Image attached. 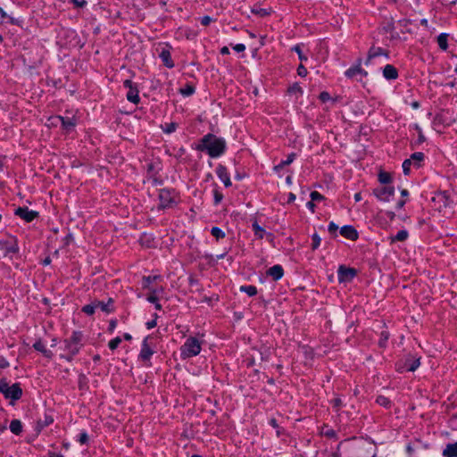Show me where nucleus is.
<instances>
[{
    "instance_id": "f257e3e1",
    "label": "nucleus",
    "mask_w": 457,
    "mask_h": 457,
    "mask_svg": "<svg viewBox=\"0 0 457 457\" xmlns=\"http://www.w3.org/2000/svg\"><path fill=\"white\" fill-rule=\"evenodd\" d=\"M225 140L219 138L212 134L204 136L202 139V145L199 146L200 150H207L211 157H218L223 154L225 150Z\"/></svg>"
},
{
    "instance_id": "f03ea898",
    "label": "nucleus",
    "mask_w": 457,
    "mask_h": 457,
    "mask_svg": "<svg viewBox=\"0 0 457 457\" xmlns=\"http://www.w3.org/2000/svg\"><path fill=\"white\" fill-rule=\"evenodd\" d=\"M180 351L184 359L196 356L201 351V343L195 337H188L181 346Z\"/></svg>"
},
{
    "instance_id": "7ed1b4c3",
    "label": "nucleus",
    "mask_w": 457,
    "mask_h": 457,
    "mask_svg": "<svg viewBox=\"0 0 457 457\" xmlns=\"http://www.w3.org/2000/svg\"><path fill=\"white\" fill-rule=\"evenodd\" d=\"M0 392L3 393L6 398L12 400L20 399L22 395V390L19 384L9 386L5 380L0 381Z\"/></svg>"
},
{
    "instance_id": "20e7f679",
    "label": "nucleus",
    "mask_w": 457,
    "mask_h": 457,
    "mask_svg": "<svg viewBox=\"0 0 457 457\" xmlns=\"http://www.w3.org/2000/svg\"><path fill=\"white\" fill-rule=\"evenodd\" d=\"M374 195L380 201L390 202V197L395 195L393 187H381L373 190Z\"/></svg>"
},
{
    "instance_id": "39448f33",
    "label": "nucleus",
    "mask_w": 457,
    "mask_h": 457,
    "mask_svg": "<svg viewBox=\"0 0 457 457\" xmlns=\"http://www.w3.org/2000/svg\"><path fill=\"white\" fill-rule=\"evenodd\" d=\"M81 338L82 335L80 333L74 332L71 338L66 343V348L70 351L71 355H74L79 352Z\"/></svg>"
},
{
    "instance_id": "423d86ee",
    "label": "nucleus",
    "mask_w": 457,
    "mask_h": 457,
    "mask_svg": "<svg viewBox=\"0 0 457 457\" xmlns=\"http://www.w3.org/2000/svg\"><path fill=\"white\" fill-rule=\"evenodd\" d=\"M160 208L170 207L174 201V196L170 190L162 189L159 193Z\"/></svg>"
},
{
    "instance_id": "0eeeda50",
    "label": "nucleus",
    "mask_w": 457,
    "mask_h": 457,
    "mask_svg": "<svg viewBox=\"0 0 457 457\" xmlns=\"http://www.w3.org/2000/svg\"><path fill=\"white\" fill-rule=\"evenodd\" d=\"M356 275V270L353 268H346L341 265L338 268V280L339 282L351 281Z\"/></svg>"
},
{
    "instance_id": "6e6552de",
    "label": "nucleus",
    "mask_w": 457,
    "mask_h": 457,
    "mask_svg": "<svg viewBox=\"0 0 457 457\" xmlns=\"http://www.w3.org/2000/svg\"><path fill=\"white\" fill-rule=\"evenodd\" d=\"M15 214L26 220L27 222L32 221L37 217L38 212L35 211H29L26 207H19L15 210Z\"/></svg>"
},
{
    "instance_id": "1a4fd4ad",
    "label": "nucleus",
    "mask_w": 457,
    "mask_h": 457,
    "mask_svg": "<svg viewBox=\"0 0 457 457\" xmlns=\"http://www.w3.org/2000/svg\"><path fill=\"white\" fill-rule=\"evenodd\" d=\"M340 234L350 240H356L358 238V233L356 229L352 226H344L340 229Z\"/></svg>"
},
{
    "instance_id": "9d476101",
    "label": "nucleus",
    "mask_w": 457,
    "mask_h": 457,
    "mask_svg": "<svg viewBox=\"0 0 457 457\" xmlns=\"http://www.w3.org/2000/svg\"><path fill=\"white\" fill-rule=\"evenodd\" d=\"M216 172H217L218 177L224 183L225 187H230L231 186V181H230V179H229L228 174L227 172V169L224 166L220 165L217 168Z\"/></svg>"
},
{
    "instance_id": "9b49d317",
    "label": "nucleus",
    "mask_w": 457,
    "mask_h": 457,
    "mask_svg": "<svg viewBox=\"0 0 457 457\" xmlns=\"http://www.w3.org/2000/svg\"><path fill=\"white\" fill-rule=\"evenodd\" d=\"M153 353H154V352L152 351V349L150 348V346L147 344V339H145L143 342V345H142V349H141V352L139 354V358L142 361H149V359Z\"/></svg>"
},
{
    "instance_id": "f8f14e48",
    "label": "nucleus",
    "mask_w": 457,
    "mask_h": 457,
    "mask_svg": "<svg viewBox=\"0 0 457 457\" xmlns=\"http://www.w3.org/2000/svg\"><path fill=\"white\" fill-rule=\"evenodd\" d=\"M379 55H385L386 57H387V53L381 47H375V46L370 47V49L369 50V53H368V58L366 61V64H368L371 59L378 57Z\"/></svg>"
},
{
    "instance_id": "ddd939ff",
    "label": "nucleus",
    "mask_w": 457,
    "mask_h": 457,
    "mask_svg": "<svg viewBox=\"0 0 457 457\" xmlns=\"http://www.w3.org/2000/svg\"><path fill=\"white\" fill-rule=\"evenodd\" d=\"M267 274L272 277L274 280H278L283 277L284 270L280 265H274L268 270Z\"/></svg>"
},
{
    "instance_id": "4468645a",
    "label": "nucleus",
    "mask_w": 457,
    "mask_h": 457,
    "mask_svg": "<svg viewBox=\"0 0 457 457\" xmlns=\"http://www.w3.org/2000/svg\"><path fill=\"white\" fill-rule=\"evenodd\" d=\"M159 55L166 67L172 68L174 66V62L171 60L170 53L168 49L162 48Z\"/></svg>"
},
{
    "instance_id": "2eb2a0df",
    "label": "nucleus",
    "mask_w": 457,
    "mask_h": 457,
    "mask_svg": "<svg viewBox=\"0 0 457 457\" xmlns=\"http://www.w3.org/2000/svg\"><path fill=\"white\" fill-rule=\"evenodd\" d=\"M383 76L386 79H395L398 76V72L393 65L387 64L383 70Z\"/></svg>"
},
{
    "instance_id": "dca6fc26",
    "label": "nucleus",
    "mask_w": 457,
    "mask_h": 457,
    "mask_svg": "<svg viewBox=\"0 0 457 457\" xmlns=\"http://www.w3.org/2000/svg\"><path fill=\"white\" fill-rule=\"evenodd\" d=\"M0 244L3 245V247L5 248L6 253H17L19 248L17 245V242L15 238H11V241L3 242L0 241Z\"/></svg>"
},
{
    "instance_id": "f3484780",
    "label": "nucleus",
    "mask_w": 457,
    "mask_h": 457,
    "mask_svg": "<svg viewBox=\"0 0 457 457\" xmlns=\"http://www.w3.org/2000/svg\"><path fill=\"white\" fill-rule=\"evenodd\" d=\"M76 125V120L74 117H62V128L67 132L71 131Z\"/></svg>"
},
{
    "instance_id": "a211bd4d",
    "label": "nucleus",
    "mask_w": 457,
    "mask_h": 457,
    "mask_svg": "<svg viewBox=\"0 0 457 457\" xmlns=\"http://www.w3.org/2000/svg\"><path fill=\"white\" fill-rule=\"evenodd\" d=\"M356 74H362L363 76H367L368 74L367 71L361 68L360 62L356 66L352 67L345 71V76L348 78H353Z\"/></svg>"
},
{
    "instance_id": "6ab92c4d",
    "label": "nucleus",
    "mask_w": 457,
    "mask_h": 457,
    "mask_svg": "<svg viewBox=\"0 0 457 457\" xmlns=\"http://www.w3.org/2000/svg\"><path fill=\"white\" fill-rule=\"evenodd\" d=\"M53 421L54 420L51 416L45 415L43 419L37 420L36 427L37 432L39 433L45 427L53 423Z\"/></svg>"
},
{
    "instance_id": "aec40b11",
    "label": "nucleus",
    "mask_w": 457,
    "mask_h": 457,
    "mask_svg": "<svg viewBox=\"0 0 457 457\" xmlns=\"http://www.w3.org/2000/svg\"><path fill=\"white\" fill-rule=\"evenodd\" d=\"M445 457H457V442L446 445L443 452Z\"/></svg>"
},
{
    "instance_id": "412c9836",
    "label": "nucleus",
    "mask_w": 457,
    "mask_h": 457,
    "mask_svg": "<svg viewBox=\"0 0 457 457\" xmlns=\"http://www.w3.org/2000/svg\"><path fill=\"white\" fill-rule=\"evenodd\" d=\"M33 347L40 352L44 356H46V358H51L52 357V353L51 351H49L48 349L46 348V346L43 345V343L41 341H37L34 344Z\"/></svg>"
},
{
    "instance_id": "4be33fe9",
    "label": "nucleus",
    "mask_w": 457,
    "mask_h": 457,
    "mask_svg": "<svg viewBox=\"0 0 457 457\" xmlns=\"http://www.w3.org/2000/svg\"><path fill=\"white\" fill-rule=\"evenodd\" d=\"M112 303V299H109L107 303H104L101 301H96V309H100L101 311L109 313L112 311V308L111 307Z\"/></svg>"
},
{
    "instance_id": "5701e85b",
    "label": "nucleus",
    "mask_w": 457,
    "mask_h": 457,
    "mask_svg": "<svg viewBox=\"0 0 457 457\" xmlns=\"http://www.w3.org/2000/svg\"><path fill=\"white\" fill-rule=\"evenodd\" d=\"M295 158V154H294V153L290 154L287 156V160L282 161L279 164L276 165V166L274 167V170H275L276 171H279V170H280L281 169H283L286 165H289V164H291V163L294 162Z\"/></svg>"
},
{
    "instance_id": "b1692460",
    "label": "nucleus",
    "mask_w": 457,
    "mask_h": 457,
    "mask_svg": "<svg viewBox=\"0 0 457 457\" xmlns=\"http://www.w3.org/2000/svg\"><path fill=\"white\" fill-rule=\"evenodd\" d=\"M127 99L134 104L139 102L138 90L135 87L130 88L127 93Z\"/></svg>"
},
{
    "instance_id": "393cba45",
    "label": "nucleus",
    "mask_w": 457,
    "mask_h": 457,
    "mask_svg": "<svg viewBox=\"0 0 457 457\" xmlns=\"http://www.w3.org/2000/svg\"><path fill=\"white\" fill-rule=\"evenodd\" d=\"M10 429L13 434L19 435L22 430L21 422L19 420H12L10 424Z\"/></svg>"
},
{
    "instance_id": "a878e982",
    "label": "nucleus",
    "mask_w": 457,
    "mask_h": 457,
    "mask_svg": "<svg viewBox=\"0 0 457 457\" xmlns=\"http://www.w3.org/2000/svg\"><path fill=\"white\" fill-rule=\"evenodd\" d=\"M409 159L411 160V163L414 166L419 167L420 162L424 159V154L420 152H417V153L412 154Z\"/></svg>"
},
{
    "instance_id": "bb28decb",
    "label": "nucleus",
    "mask_w": 457,
    "mask_h": 457,
    "mask_svg": "<svg viewBox=\"0 0 457 457\" xmlns=\"http://www.w3.org/2000/svg\"><path fill=\"white\" fill-rule=\"evenodd\" d=\"M447 37H448V35L446 33H442L437 37L438 46L443 50H446L448 47Z\"/></svg>"
},
{
    "instance_id": "cd10ccee",
    "label": "nucleus",
    "mask_w": 457,
    "mask_h": 457,
    "mask_svg": "<svg viewBox=\"0 0 457 457\" xmlns=\"http://www.w3.org/2000/svg\"><path fill=\"white\" fill-rule=\"evenodd\" d=\"M408 237V232L406 230H400L395 237H391V242L395 241H404Z\"/></svg>"
},
{
    "instance_id": "c85d7f7f",
    "label": "nucleus",
    "mask_w": 457,
    "mask_h": 457,
    "mask_svg": "<svg viewBox=\"0 0 457 457\" xmlns=\"http://www.w3.org/2000/svg\"><path fill=\"white\" fill-rule=\"evenodd\" d=\"M378 180L381 184H389L392 181V177L389 173L381 171L378 174Z\"/></svg>"
},
{
    "instance_id": "c756f323",
    "label": "nucleus",
    "mask_w": 457,
    "mask_h": 457,
    "mask_svg": "<svg viewBox=\"0 0 457 457\" xmlns=\"http://www.w3.org/2000/svg\"><path fill=\"white\" fill-rule=\"evenodd\" d=\"M253 228L254 230L255 236H257L259 238H263L266 235L265 230L260 227L256 221L253 222Z\"/></svg>"
},
{
    "instance_id": "7c9ffc66",
    "label": "nucleus",
    "mask_w": 457,
    "mask_h": 457,
    "mask_svg": "<svg viewBox=\"0 0 457 457\" xmlns=\"http://www.w3.org/2000/svg\"><path fill=\"white\" fill-rule=\"evenodd\" d=\"M240 290L246 293L250 296L255 295L257 294V288L254 286H242Z\"/></svg>"
},
{
    "instance_id": "2f4dec72",
    "label": "nucleus",
    "mask_w": 457,
    "mask_h": 457,
    "mask_svg": "<svg viewBox=\"0 0 457 457\" xmlns=\"http://www.w3.org/2000/svg\"><path fill=\"white\" fill-rule=\"evenodd\" d=\"M179 92L185 96H189L195 92V87L191 85H187L185 87L180 88Z\"/></svg>"
},
{
    "instance_id": "473e14b6",
    "label": "nucleus",
    "mask_w": 457,
    "mask_h": 457,
    "mask_svg": "<svg viewBox=\"0 0 457 457\" xmlns=\"http://www.w3.org/2000/svg\"><path fill=\"white\" fill-rule=\"evenodd\" d=\"M96 309V302H93L90 304L85 305L83 307L82 311L88 315H92L95 312Z\"/></svg>"
},
{
    "instance_id": "72a5a7b5",
    "label": "nucleus",
    "mask_w": 457,
    "mask_h": 457,
    "mask_svg": "<svg viewBox=\"0 0 457 457\" xmlns=\"http://www.w3.org/2000/svg\"><path fill=\"white\" fill-rule=\"evenodd\" d=\"M157 278H158L157 276H154V277H150V276H149V277H144V278H143V283H142L143 287H144L145 288H150V284L152 283V281H154V280L157 279Z\"/></svg>"
},
{
    "instance_id": "f704fd0d",
    "label": "nucleus",
    "mask_w": 457,
    "mask_h": 457,
    "mask_svg": "<svg viewBox=\"0 0 457 457\" xmlns=\"http://www.w3.org/2000/svg\"><path fill=\"white\" fill-rule=\"evenodd\" d=\"M212 235L215 237L217 239L222 238L225 236L224 232L216 227H213L212 228Z\"/></svg>"
},
{
    "instance_id": "c9c22d12",
    "label": "nucleus",
    "mask_w": 457,
    "mask_h": 457,
    "mask_svg": "<svg viewBox=\"0 0 457 457\" xmlns=\"http://www.w3.org/2000/svg\"><path fill=\"white\" fill-rule=\"evenodd\" d=\"M388 338H389V333L386 332V331L382 332L381 335H380L379 346L380 347H385L386 346V343Z\"/></svg>"
},
{
    "instance_id": "e433bc0d",
    "label": "nucleus",
    "mask_w": 457,
    "mask_h": 457,
    "mask_svg": "<svg viewBox=\"0 0 457 457\" xmlns=\"http://www.w3.org/2000/svg\"><path fill=\"white\" fill-rule=\"evenodd\" d=\"M377 403L379 404V405H382V406H385V407H388L390 405V401L388 398L383 396V395H380L377 398Z\"/></svg>"
},
{
    "instance_id": "4c0bfd02",
    "label": "nucleus",
    "mask_w": 457,
    "mask_h": 457,
    "mask_svg": "<svg viewBox=\"0 0 457 457\" xmlns=\"http://www.w3.org/2000/svg\"><path fill=\"white\" fill-rule=\"evenodd\" d=\"M320 241H321V239L318 236V234H316V233L313 234V236H312V250H315V249H317L320 246Z\"/></svg>"
},
{
    "instance_id": "58836bf2",
    "label": "nucleus",
    "mask_w": 457,
    "mask_h": 457,
    "mask_svg": "<svg viewBox=\"0 0 457 457\" xmlns=\"http://www.w3.org/2000/svg\"><path fill=\"white\" fill-rule=\"evenodd\" d=\"M176 128H177V124L174 122H170V123L166 124L165 127H162V129L166 133H171V132L175 131Z\"/></svg>"
},
{
    "instance_id": "ea45409f",
    "label": "nucleus",
    "mask_w": 457,
    "mask_h": 457,
    "mask_svg": "<svg viewBox=\"0 0 457 457\" xmlns=\"http://www.w3.org/2000/svg\"><path fill=\"white\" fill-rule=\"evenodd\" d=\"M62 116H54L49 119L50 124L49 126H58L62 124Z\"/></svg>"
},
{
    "instance_id": "a19ab883",
    "label": "nucleus",
    "mask_w": 457,
    "mask_h": 457,
    "mask_svg": "<svg viewBox=\"0 0 457 457\" xmlns=\"http://www.w3.org/2000/svg\"><path fill=\"white\" fill-rule=\"evenodd\" d=\"M120 342H121V339H120V337H115V338H114V339H112V340H111V341L109 342V347H110V349H112V350L116 349V348L119 346V345L120 344Z\"/></svg>"
},
{
    "instance_id": "79ce46f5",
    "label": "nucleus",
    "mask_w": 457,
    "mask_h": 457,
    "mask_svg": "<svg viewBox=\"0 0 457 457\" xmlns=\"http://www.w3.org/2000/svg\"><path fill=\"white\" fill-rule=\"evenodd\" d=\"M411 160L410 159H406L403 163V173L405 175H408L410 173V168H411Z\"/></svg>"
},
{
    "instance_id": "37998d69",
    "label": "nucleus",
    "mask_w": 457,
    "mask_h": 457,
    "mask_svg": "<svg viewBox=\"0 0 457 457\" xmlns=\"http://www.w3.org/2000/svg\"><path fill=\"white\" fill-rule=\"evenodd\" d=\"M288 92L290 94H295V93H300L302 94L303 93V90L301 88V87L297 84V83H295L294 85H292L289 88H288Z\"/></svg>"
},
{
    "instance_id": "c03bdc74",
    "label": "nucleus",
    "mask_w": 457,
    "mask_h": 457,
    "mask_svg": "<svg viewBox=\"0 0 457 457\" xmlns=\"http://www.w3.org/2000/svg\"><path fill=\"white\" fill-rule=\"evenodd\" d=\"M420 358H419V359H416V360L412 361L409 364V366H408L407 370H408L409 371H414V370H416V369L420 366Z\"/></svg>"
},
{
    "instance_id": "a18cd8bd",
    "label": "nucleus",
    "mask_w": 457,
    "mask_h": 457,
    "mask_svg": "<svg viewBox=\"0 0 457 457\" xmlns=\"http://www.w3.org/2000/svg\"><path fill=\"white\" fill-rule=\"evenodd\" d=\"M294 51H295L297 54H298V56H299V59L301 61H307V57L302 53V50H301V47L300 46H295L294 48H293Z\"/></svg>"
},
{
    "instance_id": "49530a36",
    "label": "nucleus",
    "mask_w": 457,
    "mask_h": 457,
    "mask_svg": "<svg viewBox=\"0 0 457 457\" xmlns=\"http://www.w3.org/2000/svg\"><path fill=\"white\" fill-rule=\"evenodd\" d=\"M321 434L328 436V437H334L335 435H336V432L335 430L333 429H329V428H323L322 431H321Z\"/></svg>"
},
{
    "instance_id": "de8ad7c7",
    "label": "nucleus",
    "mask_w": 457,
    "mask_h": 457,
    "mask_svg": "<svg viewBox=\"0 0 457 457\" xmlns=\"http://www.w3.org/2000/svg\"><path fill=\"white\" fill-rule=\"evenodd\" d=\"M297 74L301 77H305L307 75V70L303 64H300L297 68Z\"/></svg>"
},
{
    "instance_id": "09e8293b",
    "label": "nucleus",
    "mask_w": 457,
    "mask_h": 457,
    "mask_svg": "<svg viewBox=\"0 0 457 457\" xmlns=\"http://www.w3.org/2000/svg\"><path fill=\"white\" fill-rule=\"evenodd\" d=\"M311 198L312 201H320L323 199V195H321L319 192L313 191L311 193Z\"/></svg>"
},
{
    "instance_id": "8fccbe9b",
    "label": "nucleus",
    "mask_w": 457,
    "mask_h": 457,
    "mask_svg": "<svg viewBox=\"0 0 457 457\" xmlns=\"http://www.w3.org/2000/svg\"><path fill=\"white\" fill-rule=\"evenodd\" d=\"M252 12L256 13L260 16H266L269 14V12L265 9H252Z\"/></svg>"
},
{
    "instance_id": "3c124183",
    "label": "nucleus",
    "mask_w": 457,
    "mask_h": 457,
    "mask_svg": "<svg viewBox=\"0 0 457 457\" xmlns=\"http://www.w3.org/2000/svg\"><path fill=\"white\" fill-rule=\"evenodd\" d=\"M147 300L150 302V303H156L157 301V296H156V291L154 290L147 297Z\"/></svg>"
},
{
    "instance_id": "603ef678",
    "label": "nucleus",
    "mask_w": 457,
    "mask_h": 457,
    "mask_svg": "<svg viewBox=\"0 0 457 457\" xmlns=\"http://www.w3.org/2000/svg\"><path fill=\"white\" fill-rule=\"evenodd\" d=\"M320 99L322 101V102H326L328 100L330 99V96L328 92H321L320 95Z\"/></svg>"
},
{
    "instance_id": "864d4df0",
    "label": "nucleus",
    "mask_w": 457,
    "mask_h": 457,
    "mask_svg": "<svg viewBox=\"0 0 457 457\" xmlns=\"http://www.w3.org/2000/svg\"><path fill=\"white\" fill-rule=\"evenodd\" d=\"M212 21V19L210 17V16H204L202 18L201 20V23L204 25V26H207L210 24V22Z\"/></svg>"
},
{
    "instance_id": "5fc2aeb1",
    "label": "nucleus",
    "mask_w": 457,
    "mask_h": 457,
    "mask_svg": "<svg viewBox=\"0 0 457 457\" xmlns=\"http://www.w3.org/2000/svg\"><path fill=\"white\" fill-rule=\"evenodd\" d=\"M338 227L334 222H330L328 225V231L332 234L336 233Z\"/></svg>"
},
{
    "instance_id": "6e6d98bb",
    "label": "nucleus",
    "mask_w": 457,
    "mask_h": 457,
    "mask_svg": "<svg viewBox=\"0 0 457 457\" xmlns=\"http://www.w3.org/2000/svg\"><path fill=\"white\" fill-rule=\"evenodd\" d=\"M88 440V436L86 433H81L79 436V442L81 444H86Z\"/></svg>"
},
{
    "instance_id": "4d7b16f0",
    "label": "nucleus",
    "mask_w": 457,
    "mask_h": 457,
    "mask_svg": "<svg viewBox=\"0 0 457 457\" xmlns=\"http://www.w3.org/2000/svg\"><path fill=\"white\" fill-rule=\"evenodd\" d=\"M233 48L237 52H243L245 49V46L244 44H237Z\"/></svg>"
},
{
    "instance_id": "13d9d810",
    "label": "nucleus",
    "mask_w": 457,
    "mask_h": 457,
    "mask_svg": "<svg viewBox=\"0 0 457 457\" xmlns=\"http://www.w3.org/2000/svg\"><path fill=\"white\" fill-rule=\"evenodd\" d=\"M214 198H215V203L218 204V203H220L221 201L222 195L216 191L215 194H214Z\"/></svg>"
},
{
    "instance_id": "bf43d9fd",
    "label": "nucleus",
    "mask_w": 457,
    "mask_h": 457,
    "mask_svg": "<svg viewBox=\"0 0 457 457\" xmlns=\"http://www.w3.org/2000/svg\"><path fill=\"white\" fill-rule=\"evenodd\" d=\"M76 6L81 7L86 4L85 0H71Z\"/></svg>"
},
{
    "instance_id": "052dcab7",
    "label": "nucleus",
    "mask_w": 457,
    "mask_h": 457,
    "mask_svg": "<svg viewBox=\"0 0 457 457\" xmlns=\"http://www.w3.org/2000/svg\"><path fill=\"white\" fill-rule=\"evenodd\" d=\"M124 87H128L129 89L133 88L132 81H131V80H129V79H126V80L124 81Z\"/></svg>"
},
{
    "instance_id": "680f3d73",
    "label": "nucleus",
    "mask_w": 457,
    "mask_h": 457,
    "mask_svg": "<svg viewBox=\"0 0 457 457\" xmlns=\"http://www.w3.org/2000/svg\"><path fill=\"white\" fill-rule=\"evenodd\" d=\"M9 363L3 358H0V368L4 369L8 367Z\"/></svg>"
},
{
    "instance_id": "e2e57ef3",
    "label": "nucleus",
    "mask_w": 457,
    "mask_h": 457,
    "mask_svg": "<svg viewBox=\"0 0 457 457\" xmlns=\"http://www.w3.org/2000/svg\"><path fill=\"white\" fill-rule=\"evenodd\" d=\"M333 404L335 407H339L342 403L341 402V399L340 398H335L333 401H332Z\"/></svg>"
},
{
    "instance_id": "0e129e2a",
    "label": "nucleus",
    "mask_w": 457,
    "mask_h": 457,
    "mask_svg": "<svg viewBox=\"0 0 457 457\" xmlns=\"http://www.w3.org/2000/svg\"><path fill=\"white\" fill-rule=\"evenodd\" d=\"M146 326H147V328H149V329L154 328L156 326L155 320H153L147 322Z\"/></svg>"
},
{
    "instance_id": "69168bd1",
    "label": "nucleus",
    "mask_w": 457,
    "mask_h": 457,
    "mask_svg": "<svg viewBox=\"0 0 457 457\" xmlns=\"http://www.w3.org/2000/svg\"><path fill=\"white\" fill-rule=\"evenodd\" d=\"M307 207L313 212H314V208H315V204H313V201H310L307 203Z\"/></svg>"
},
{
    "instance_id": "338daca9",
    "label": "nucleus",
    "mask_w": 457,
    "mask_h": 457,
    "mask_svg": "<svg viewBox=\"0 0 457 457\" xmlns=\"http://www.w3.org/2000/svg\"><path fill=\"white\" fill-rule=\"evenodd\" d=\"M220 53L222 54H229V49L227 47V46H223L221 49H220Z\"/></svg>"
},
{
    "instance_id": "774afa93",
    "label": "nucleus",
    "mask_w": 457,
    "mask_h": 457,
    "mask_svg": "<svg viewBox=\"0 0 457 457\" xmlns=\"http://www.w3.org/2000/svg\"><path fill=\"white\" fill-rule=\"evenodd\" d=\"M115 327H116V320H111L110 321V330L114 329Z\"/></svg>"
}]
</instances>
